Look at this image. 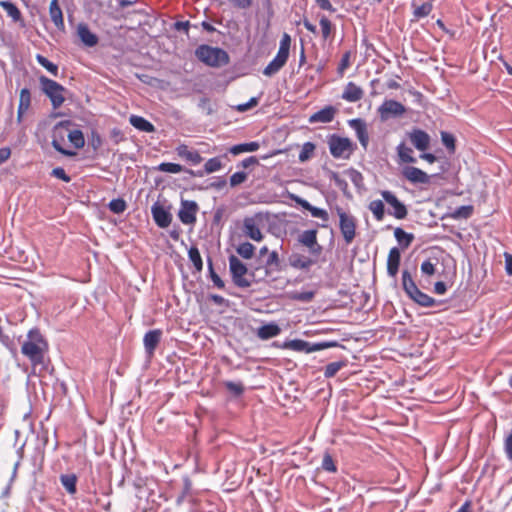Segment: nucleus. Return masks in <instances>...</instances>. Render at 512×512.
<instances>
[{"mask_svg":"<svg viewBox=\"0 0 512 512\" xmlns=\"http://www.w3.org/2000/svg\"><path fill=\"white\" fill-rule=\"evenodd\" d=\"M229 270L234 284L240 288L250 287L253 282L260 281L268 276L267 267H257L248 271L246 265L234 255L229 257Z\"/></svg>","mask_w":512,"mask_h":512,"instance_id":"f257e3e1","label":"nucleus"},{"mask_svg":"<svg viewBox=\"0 0 512 512\" xmlns=\"http://www.w3.org/2000/svg\"><path fill=\"white\" fill-rule=\"evenodd\" d=\"M48 350V343L38 329H32L23 342L21 352L32 363L33 366L42 364L44 355Z\"/></svg>","mask_w":512,"mask_h":512,"instance_id":"f03ea898","label":"nucleus"},{"mask_svg":"<svg viewBox=\"0 0 512 512\" xmlns=\"http://www.w3.org/2000/svg\"><path fill=\"white\" fill-rule=\"evenodd\" d=\"M195 55L201 62L212 67L226 65L229 62V56L226 51L208 45L199 46L195 51Z\"/></svg>","mask_w":512,"mask_h":512,"instance_id":"7ed1b4c3","label":"nucleus"},{"mask_svg":"<svg viewBox=\"0 0 512 512\" xmlns=\"http://www.w3.org/2000/svg\"><path fill=\"white\" fill-rule=\"evenodd\" d=\"M327 143L331 155L337 159H349L356 147L351 139L337 134L330 135Z\"/></svg>","mask_w":512,"mask_h":512,"instance_id":"20e7f679","label":"nucleus"},{"mask_svg":"<svg viewBox=\"0 0 512 512\" xmlns=\"http://www.w3.org/2000/svg\"><path fill=\"white\" fill-rule=\"evenodd\" d=\"M291 45V38L287 33H284L278 52L274 59L265 67L263 74L266 76H272L276 74L287 62L289 57V50Z\"/></svg>","mask_w":512,"mask_h":512,"instance_id":"39448f33","label":"nucleus"},{"mask_svg":"<svg viewBox=\"0 0 512 512\" xmlns=\"http://www.w3.org/2000/svg\"><path fill=\"white\" fill-rule=\"evenodd\" d=\"M39 82L41 84L42 91L50 99L54 109L62 106L65 101L66 89L58 82L47 78L46 76H40Z\"/></svg>","mask_w":512,"mask_h":512,"instance_id":"423d86ee","label":"nucleus"},{"mask_svg":"<svg viewBox=\"0 0 512 512\" xmlns=\"http://www.w3.org/2000/svg\"><path fill=\"white\" fill-rule=\"evenodd\" d=\"M334 209L339 217V229L344 241L346 244H350L356 237L357 220L340 206H336Z\"/></svg>","mask_w":512,"mask_h":512,"instance_id":"0eeeda50","label":"nucleus"},{"mask_svg":"<svg viewBox=\"0 0 512 512\" xmlns=\"http://www.w3.org/2000/svg\"><path fill=\"white\" fill-rule=\"evenodd\" d=\"M70 122L64 121L56 124L52 131V146L63 155L73 156L74 152L66 150L63 145L68 137Z\"/></svg>","mask_w":512,"mask_h":512,"instance_id":"6e6552de","label":"nucleus"},{"mask_svg":"<svg viewBox=\"0 0 512 512\" xmlns=\"http://www.w3.org/2000/svg\"><path fill=\"white\" fill-rule=\"evenodd\" d=\"M334 345H335V343H325V342L324 343H316V344L311 345L307 341H304L301 339H294V340L286 341L283 344V348L290 349L293 351H298V352L310 353V352L319 351V350H322V349H325V348H328V347H331Z\"/></svg>","mask_w":512,"mask_h":512,"instance_id":"1a4fd4ad","label":"nucleus"},{"mask_svg":"<svg viewBox=\"0 0 512 512\" xmlns=\"http://www.w3.org/2000/svg\"><path fill=\"white\" fill-rule=\"evenodd\" d=\"M406 112L405 106L395 100H385L379 107L378 113L381 121H386L391 117L402 116Z\"/></svg>","mask_w":512,"mask_h":512,"instance_id":"9d476101","label":"nucleus"},{"mask_svg":"<svg viewBox=\"0 0 512 512\" xmlns=\"http://www.w3.org/2000/svg\"><path fill=\"white\" fill-rule=\"evenodd\" d=\"M262 219L258 216L246 217L243 220V234L253 241L260 242L263 234L260 229Z\"/></svg>","mask_w":512,"mask_h":512,"instance_id":"9b49d317","label":"nucleus"},{"mask_svg":"<svg viewBox=\"0 0 512 512\" xmlns=\"http://www.w3.org/2000/svg\"><path fill=\"white\" fill-rule=\"evenodd\" d=\"M299 243L309 249L310 254L318 258L322 253V246L317 241V230H305L298 237Z\"/></svg>","mask_w":512,"mask_h":512,"instance_id":"f8f14e48","label":"nucleus"},{"mask_svg":"<svg viewBox=\"0 0 512 512\" xmlns=\"http://www.w3.org/2000/svg\"><path fill=\"white\" fill-rule=\"evenodd\" d=\"M402 176L411 184H429L431 180V176L428 175L425 171L414 167V166H404L401 168Z\"/></svg>","mask_w":512,"mask_h":512,"instance_id":"ddd939ff","label":"nucleus"},{"mask_svg":"<svg viewBox=\"0 0 512 512\" xmlns=\"http://www.w3.org/2000/svg\"><path fill=\"white\" fill-rule=\"evenodd\" d=\"M381 196L393 208V216L397 219H404L408 214L406 206L396 197L394 193L388 190L381 191Z\"/></svg>","mask_w":512,"mask_h":512,"instance_id":"4468645a","label":"nucleus"},{"mask_svg":"<svg viewBox=\"0 0 512 512\" xmlns=\"http://www.w3.org/2000/svg\"><path fill=\"white\" fill-rule=\"evenodd\" d=\"M197 211L198 205L195 201L183 200L178 212V217L183 224L191 225L196 221Z\"/></svg>","mask_w":512,"mask_h":512,"instance_id":"2eb2a0df","label":"nucleus"},{"mask_svg":"<svg viewBox=\"0 0 512 512\" xmlns=\"http://www.w3.org/2000/svg\"><path fill=\"white\" fill-rule=\"evenodd\" d=\"M348 125L355 131L356 137L364 150H367L369 144L368 127L365 120L355 118L348 121Z\"/></svg>","mask_w":512,"mask_h":512,"instance_id":"dca6fc26","label":"nucleus"},{"mask_svg":"<svg viewBox=\"0 0 512 512\" xmlns=\"http://www.w3.org/2000/svg\"><path fill=\"white\" fill-rule=\"evenodd\" d=\"M409 139L412 145L419 151H425L430 145V136L421 129H413L409 133Z\"/></svg>","mask_w":512,"mask_h":512,"instance_id":"f3484780","label":"nucleus"},{"mask_svg":"<svg viewBox=\"0 0 512 512\" xmlns=\"http://www.w3.org/2000/svg\"><path fill=\"white\" fill-rule=\"evenodd\" d=\"M152 216L155 223L161 227L166 228L172 221V215L159 203H155L151 208Z\"/></svg>","mask_w":512,"mask_h":512,"instance_id":"a211bd4d","label":"nucleus"},{"mask_svg":"<svg viewBox=\"0 0 512 512\" xmlns=\"http://www.w3.org/2000/svg\"><path fill=\"white\" fill-rule=\"evenodd\" d=\"M316 260L317 258L313 259L300 253H292L288 258L289 265L299 270H308L316 263Z\"/></svg>","mask_w":512,"mask_h":512,"instance_id":"6ab92c4d","label":"nucleus"},{"mask_svg":"<svg viewBox=\"0 0 512 512\" xmlns=\"http://www.w3.org/2000/svg\"><path fill=\"white\" fill-rule=\"evenodd\" d=\"M77 35L82 43L87 47H93L98 43V37L94 34L85 23H80L77 26Z\"/></svg>","mask_w":512,"mask_h":512,"instance_id":"aec40b11","label":"nucleus"},{"mask_svg":"<svg viewBox=\"0 0 512 512\" xmlns=\"http://www.w3.org/2000/svg\"><path fill=\"white\" fill-rule=\"evenodd\" d=\"M336 114V109L333 106H326L323 109L317 111L309 117V123H329L331 122Z\"/></svg>","mask_w":512,"mask_h":512,"instance_id":"412c9836","label":"nucleus"},{"mask_svg":"<svg viewBox=\"0 0 512 512\" xmlns=\"http://www.w3.org/2000/svg\"><path fill=\"white\" fill-rule=\"evenodd\" d=\"M162 332L159 329L148 331L143 339L144 347L149 355H152L161 340Z\"/></svg>","mask_w":512,"mask_h":512,"instance_id":"4be33fe9","label":"nucleus"},{"mask_svg":"<svg viewBox=\"0 0 512 512\" xmlns=\"http://www.w3.org/2000/svg\"><path fill=\"white\" fill-rule=\"evenodd\" d=\"M176 152L180 158H182L194 165H197V164L201 163V161H202V157L199 154V152L196 150L189 149L187 145H184V144L179 145L176 148Z\"/></svg>","mask_w":512,"mask_h":512,"instance_id":"5701e85b","label":"nucleus"},{"mask_svg":"<svg viewBox=\"0 0 512 512\" xmlns=\"http://www.w3.org/2000/svg\"><path fill=\"white\" fill-rule=\"evenodd\" d=\"M364 91L354 82H349L343 91L342 98L348 102H357L362 99Z\"/></svg>","mask_w":512,"mask_h":512,"instance_id":"b1692460","label":"nucleus"},{"mask_svg":"<svg viewBox=\"0 0 512 512\" xmlns=\"http://www.w3.org/2000/svg\"><path fill=\"white\" fill-rule=\"evenodd\" d=\"M401 254L397 247L390 249L387 258V272L390 276L395 277L398 273Z\"/></svg>","mask_w":512,"mask_h":512,"instance_id":"393cba45","label":"nucleus"},{"mask_svg":"<svg viewBox=\"0 0 512 512\" xmlns=\"http://www.w3.org/2000/svg\"><path fill=\"white\" fill-rule=\"evenodd\" d=\"M31 105V93L29 89L23 88L19 95V105L17 111V120L21 122L23 115L28 111Z\"/></svg>","mask_w":512,"mask_h":512,"instance_id":"a878e982","label":"nucleus"},{"mask_svg":"<svg viewBox=\"0 0 512 512\" xmlns=\"http://www.w3.org/2000/svg\"><path fill=\"white\" fill-rule=\"evenodd\" d=\"M49 14L55 26L58 29H64L63 13L59 6L58 0H51L49 6Z\"/></svg>","mask_w":512,"mask_h":512,"instance_id":"bb28decb","label":"nucleus"},{"mask_svg":"<svg viewBox=\"0 0 512 512\" xmlns=\"http://www.w3.org/2000/svg\"><path fill=\"white\" fill-rule=\"evenodd\" d=\"M281 332L280 327L275 323L265 324L258 328L257 336L262 340L276 337Z\"/></svg>","mask_w":512,"mask_h":512,"instance_id":"cd10ccee","label":"nucleus"},{"mask_svg":"<svg viewBox=\"0 0 512 512\" xmlns=\"http://www.w3.org/2000/svg\"><path fill=\"white\" fill-rule=\"evenodd\" d=\"M130 124L135 127L136 129L143 131V132H154L155 128L154 125L146 120L145 118L137 115H132L130 117Z\"/></svg>","mask_w":512,"mask_h":512,"instance_id":"c85d7f7f","label":"nucleus"},{"mask_svg":"<svg viewBox=\"0 0 512 512\" xmlns=\"http://www.w3.org/2000/svg\"><path fill=\"white\" fill-rule=\"evenodd\" d=\"M397 155L399 163H415L416 159L413 157V150L405 143H400L397 148Z\"/></svg>","mask_w":512,"mask_h":512,"instance_id":"c756f323","label":"nucleus"},{"mask_svg":"<svg viewBox=\"0 0 512 512\" xmlns=\"http://www.w3.org/2000/svg\"><path fill=\"white\" fill-rule=\"evenodd\" d=\"M402 284L405 292L410 298H412L419 291L410 273L406 270L402 273Z\"/></svg>","mask_w":512,"mask_h":512,"instance_id":"7c9ffc66","label":"nucleus"},{"mask_svg":"<svg viewBox=\"0 0 512 512\" xmlns=\"http://www.w3.org/2000/svg\"><path fill=\"white\" fill-rule=\"evenodd\" d=\"M260 145L258 142H249V143H242L238 145H234L230 148V153L233 155H238L243 152H254L259 149Z\"/></svg>","mask_w":512,"mask_h":512,"instance_id":"2f4dec72","label":"nucleus"},{"mask_svg":"<svg viewBox=\"0 0 512 512\" xmlns=\"http://www.w3.org/2000/svg\"><path fill=\"white\" fill-rule=\"evenodd\" d=\"M394 236L398 243L402 245L404 249L409 247L412 241L414 240L413 234L407 233L402 228L399 227L394 230Z\"/></svg>","mask_w":512,"mask_h":512,"instance_id":"473e14b6","label":"nucleus"},{"mask_svg":"<svg viewBox=\"0 0 512 512\" xmlns=\"http://www.w3.org/2000/svg\"><path fill=\"white\" fill-rule=\"evenodd\" d=\"M60 481L65 488V490L69 494H75L76 493V483H77V477L75 474H65L61 475Z\"/></svg>","mask_w":512,"mask_h":512,"instance_id":"72a5a7b5","label":"nucleus"},{"mask_svg":"<svg viewBox=\"0 0 512 512\" xmlns=\"http://www.w3.org/2000/svg\"><path fill=\"white\" fill-rule=\"evenodd\" d=\"M67 139L76 149L82 148L85 144L83 133L78 129L71 130L69 128Z\"/></svg>","mask_w":512,"mask_h":512,"instance_id":"f704fd0d","label":"nucleus"},{"mask_svg":"<svg viewBox=\"0 0 512 512\" xmlns=\"http://www.w3.org/2000/svg\"><path fill=\"white\" fill-rule=\"evenodd\" d=\"M369 210L377 221H382L385 215L384 204L381 200H373L369 203Z\"/></svg>","mask_w":512,"mask_h":512,"instance_id":"c9c22d12","label":"nucleus"},{"mask_svg":"<svg viewBox=\"0 0 512 512\" xmlns=\"http://www.w3.org/2000/svg\"><path fill=\"white\" fill-rule=\"evenodd\" d=\"M0 6L7 12L8 16H10L14 21H18L21 18L20 10L9 1H1Z\"/></svg>","mask_w":512,"mask_h":512,"instance_id":"e433bc0d","label":"nucleus"},{"mask_svg":"<svg viewBox=\"0 0 512 512\" xmlns=\"http://www.w3.org/2000/svg\"><path fill=\"white\" fill-rule=\"evenodd\" d=\"M473 207L471 205L460 206L451 213L453 219H467L472 215Z\"/></svg>","mask_w":512,"mask_h":512,"instance_id":"4c0bfd02","label":"nucleus"},{"mask_svg":"<svg viewBox=\"0 0 512 512\" xmlns=\"http://www.w3.org/2000/svg\"><path fill=\"white\" fill-rule=\"evenodd\" d=\"M188 256L196 270L201 271L203 268V262L198 248L191 247L188 251Z\"/></svg>","mask_w":512,"mask_h":512,"instance_id":"58836bf2","label":"nucleus"},{"mask_svg":"<svg viewBox=\"0 0 512 512\" xmlns=\"http://www.w3.org/2000/svg\"><path fill=\"white\" fill-rule=\"evenodd\" d=\"M411 299L414 300L419 305L424 306V307L433 306L435 303V300L432 297L421 292L420 290Z\"/></svg>","mask_w":512,"mask_h":512,"instance_id":"ea45409f","label":"nucleus"},{"mask_svg":"<svg viewBox=\"0 0 512 512\" xmlns=\"http://www.w3.org/2000/svg\"><path fill=\"white\" fill-rule=\"evenodd\" d=\"M236 250L241 257L251 259L254 254L255 247L249 242H244L241 243Z\"/></svg>","mask_w":512,"mask_h":512,"instance_id":"a19ab883","label":"nucleus"},{"mask_svg":"<svg viewBox=\"0 0 512 512\" xmlns=\"http://www.w3.org/2000/svg\"><path fill=\"white\" fill-rule=\"evenodd\" d=\"M315 150V145L312 142H306L303 144L302 149L299 153V161L305 162L311 158Z\"/></svg>","mask_w":512,"mask_h":512,"instance_id":"79ce46f5","label":"nucleus"},{"mask_svg":"<svg viewBox=\"0 0 512 512\" xmlns=\"http://www.w3.org/2000/svg\"><path fill=\"white\" fill-rule=\"evenodd\" d=\"M346 365L345 361H336L329 363L325 367L324 375L326 378H331L336 375V373L342 369Z\"/></svg>","mask_w":512,"mask_h":512,"instance_id":"37998d69","label":"nucleus"},{"mask_svg":"<svg viewBox=\"0 0 512 512\" xmlns=\"http://www.w3.org/2000/svg\"><path fill=\"white\" fill-rule=\"evenodd\" d=\"M157 169L161 172L173 173V174L180 173L181 171H183V167L180 164L170 163V162H163V163L159 164Z\"/></svg>","mask_w":512,"mask_h":512,"instance_id":"c03bdc74","label":"nucleus"},{"mask_svg":"<svg viewBox=\"0 0 512 512\" xmlns=\"http://www.w3.org/2000/svg\"><path fill=\"white\" fill-rule=\"evenodd\" d=\"M36 59L42 67H44L47 71H49L54 76H57L58 67L56 64L52 63L51 61H49L46 57H44L42 55H37Z\"/></svg>","mask_w":512,"mask_h":512,"instance_id":"a18cd8bd","label":"nucleus"},{"mask_svg":"<svg viewBox=\"0 0 512 512\" xmlns=\"http://www.w3.org/2000/svg\"><path fill=\"white\" fill-rule=\"evenodd\" d=\"M222 168V163L218 157L207 160L204 165L205 172L207 174L216 172Z\"/></svg>","mask_w":512,"mask_h":512,"instance_id":"49530a36","label":"nucleus"},{"mask_svg":"<svg viewBox=\"0 0 512 512\" xmlns=\"http://www.w3.org/2000/svg\"><path fill=\"white\" fill-rule=\"evenodd\" d=\"M441 140L443 145L453 153L455 151V138L452 134L448 132H441Z\"/></svg>","mask_w":512,"mask_h":512,"instance_id":"de8ad7c7","label":"nucleus"},{"mask_svg":"<svg viewBox=\"0 0 512 512\" xmlns=\"http://www.w3.org/2000/svg\"><path fill=\"white\" fill-rule=\"evenodd\" d=\"M108 206L109 209L116 214L124 212L127 207L126 202L120 198L111 200Z\"/></svg>","mask_w":512,"mask_h":512,"instance_id":"09e8293b","label":"nucleus"},{"mask_svg":"<svg viewBox=\"0 0 512 512\" xmlns=\"http://www.w3.org/2000/svg\"><path fill=\"white\" fill-rule=\"evenodd\" d=\"M432 11V5L430 3H423L421 6L414 10V16L416 18H423L430 14Z\"/></svg>","mask_w":512,"mask_h":512,"instance_id":"8fccbe9b","label":"nucleus"},{"mask_svg":"<svg viewBox=\"0 0 512 512\" xmlns=\"http://www.w3.org/2000/svg\"><path fill=\"white\" fill-rule=\"evenodd\" d=\"M309 212L311 213V215L313 217L320 218L324 222H327L329 220V215H328L327 211L324 209H321V208H318V207H315L312 205L311 208L309 209Z\"/></svg>","mask_w":512,"mask_h":512,"instance_id":"3c124183","label":"nucleus"},{"mask_svg":"<svg viewBox=\"0 0 512 512\" xmlns=\"http://www.w3.org/2000/svg\"><path fill=\"white\" fill-rule=\"evenodd\" d=\"M247 179L245 172H236L230 177V185L232 187L242 184Z\"/></svg>","mask_w":512,"mask_h":512,"instance_id":"603ef678","label":"nucleus"},{"mask_svg":"<svg viewBox=\"0 0 512 512\" xmlns=\"http://www.w3.org/2000/svg\"><path fill=\"white\" fill-rule=\"evenodd\" d=\"M322 468L328 472H336V466L333 458L329 454H325L322 461Z\"/></svg>","mask_w":512,"mask_h":512,"instance_id":"864d4df0","label":"nucleus"},{"mask_svg":"<svg viewBox=\"0 0 512 512\" xmlns=\"http://www.w3.org/2000/svg\"><path fill=\"white\" fill-rule=\"evenodd\" d=\"M320 27H321L323 38L327 39L331 33V22L329 21V19L326 17H322L320 19Z\"/></svg>","mask_w":512,"mask_h":512,"instance_id":"5fc2aeb1","label":"nucleus"},{"mask_svg":"<svg viewBox=\"0 0 512 512\" xmlns=\"http://www.w3.org/2000/svg\"><path fill=\"white\" fill-rule=\"evenodd\" d=\"M225 386L230 392H232L235 395L242 394L244 390L243 385L241 383L226 382Z\"/></svg>","mask_w":512,"mask_h":512,"instance_id":"6e6d98bb","label":"nucleus"},{"mask_svg":"<svg viewBox=\"0 0 512 512\" xmlns=\"http://www.w3.org/2000/svg\"><path fill=\"white\" fill-rule=\"evenodd\" d=\"M258 104V98L252 97L248 102L240 104L237 106V110L240 112L247 111Z\"/></svg>","mask_w":512,"mask_h":512,"instance_id":"4d7b16f0","label":"nucleus"},{"mask_svg":"<svg viewBox=\"0 0 512 512\" xmlns=\"http://www.w3.org/2000/svg\"><path fill=\"white\" fill-rule=\"evenodd\" d=\"M421 271L423 274H426V275H433L435 273V266L434 264L427 260V261H424L422 264H421Z\"/></svg>","mask_w":512,"mask_h":512,"instance_id":"13d9d810","label":"nucleus"},{"mask_svg":"<svg viewBox=\"0 0 512 512\" xmlns=\"http://www.w3.org/2000/svg\"><path fill=\"white\" fill-rule=\"evenodd\" d=\"M52 175L58 179L63 180L64 182H69L71 180L70 177L66 174L65 170L61 167L54 168L52 170Z\"/></svg>","mask_w":512,"mask_h":512,"instance_id":"bf43d9fd","label":"nucleus"},{"mask_svg":"<svg viewBox=\"0 0 512 512\" xmlns=\"http://www.w3.org/2000/svg\"><path fill=\"white\" fill-rule=\"evenodd\" d=\"M279 265V256L276 251H272L269 253L268 258L266 259V266H278Z\"/></svg>","mask_w":512,"mask_h":512,"instance_id":"052dcab7","label":"nucleus"},{"mask_svg":"<svg viewBox=\"0 0 512 512\" xmlns=\"http://www.w3.org/2000/svg\"><path fill=\"white\" fill-rule=\"evenodd\" d=\"M313 297H314V292H312V291L301 292L294 296L295 299L304 301V302L311 301L313 299Z\"/></svg>","mask_w":512,"mask_h":512,"instance_id":"680f3d73","label":"nucleus"},{"mask_svg":"<svg viewBox=\"0 0 512 512\" xmlns=\"http://www.w3.org/2000/svg\"><path fill=\"white\" fill-rule=\"evenodd\" d=\"M210 270H211V279L214 283V285L220 289L224 288L225 284L223 280L213 271L212 264H210Z\"/></svg>","mask_w":512,"mask_h":512,"instance_id":"e2e57ef3","label":"nucleus"},{"mask_svg":"<svg viewBox=\"0 0 512 512\" xmlns=\"http://www.w3.org/2000/svg\"><path fill=\"white\" fill-rule=\"evenodd\" d=\"M349 59H350V54H349V52H346L343 55V57H342V59L340 61V64H339V67H338L339 73H343V71L348 68V66H349Z\"/></svg>","mask_w":512,"mask_h":512,"instance_id":"0e129e2a","label":"nucleus"},{"mask_svg":"<svg viewBox=\"0 0 512 512\" xmlns=\"http://www.w3.org/2000/svg\"><path fill=\"white\" fill-rule=\"evenodd\" d=\"M316 3L323 10H327L330 12L335 11L334 7L332 6L329 0H316Z\"/></svg>","mask_w":512,"mask_h":512,"instance_id":"69168bd1","label":"nucleus"},{"mask_svg":"<svg viewBox=\"0 0 512 512\" xmlns=\"http://www.w3.org/2000/svg\"><path fill=\"white\" fill-rule=\"evenodd\" d=\"M257 164H258V159L255 156H250L241 162V166L243 168H248L250 166L257 165Z\"/></svg>","mask_w":512,"mask_h":512,"instance_id":"338daca9","label":"nucleus"},{"mask_svg":"<svg viewBox=\"0 0 512 512\" xmlns=\"http://www.w3.org/2000/svg\"><path fill=\"white\" fill-rule=\"evenodd\" d=\"M505 450H506L508 458L510 460H512V432L510 433V435L507 437V439L505 441Z\"/></svg>","mask_w":512,"mask_h":512,"instance_id":"774afa93","label":"nucleus"}]
</instances>
